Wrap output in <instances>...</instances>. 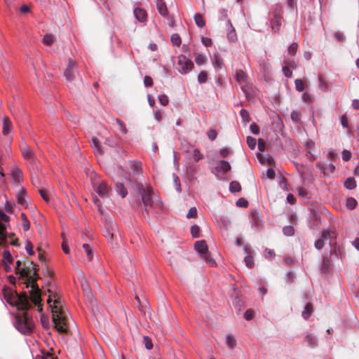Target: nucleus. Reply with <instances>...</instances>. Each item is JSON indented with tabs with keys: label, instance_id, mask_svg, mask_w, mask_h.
<instances>
[{
	"label": "nucleus",
	"instance_id": "8fccbe9b",
	"mask_svg": "<svg viewBox=\"0 0 359 359\" xmlns=\"http://www.w3.org/2000/svg\"><path fill=\"white\" fill-rule=\"evenodd\" d=\"M43 42L46 45L50 46L53 43V36L51 34H46L43 36Z\"/></svg>",
	"mask_w": 359,
	"mask_h": 359
},
{
	"label": "nucleus",
	"instance_id": "5701e85b",
	"mask_svg": "<svg viewBox=\"0 0 359 359\" xmlns=\"http://www.w3.org/2000/svg\"><path fill=\"white\" fill-rule=\"evenodd\" d=\"M306 341L309 346L315 348L318 346V339L312 334H309L306 337Z\"/></svg>",
	"mask_w": 359,
	"mask_h": 359
},
{
	"label": "nucleus",
	"instance_id": "5fc2aeb1",
	"mask_svg": "<svg viewBox=\"0 0 359 359\" xmlns=\"http://www.w3.org/2000/svg\"><path fill=\"white\" fill-rule=\"evenodd\" d=\"M197 216V209L195 207H192L189 209L188 213L187 214V217L188 219L194 218Z\"/></svg>",
	"mask_w": 359,
	"mask_h": 359
},
{
	"label": "nucleus",
	"instance_id": "79ce46f5",
	"mask_svg": "<svg viewBox=\"0 0 359 359\" xmlns=\"http://www.w3.org/2000/svg\"><path fill=\"white\" fill-rule=\"evenodd\" d=\"M208 74L205 71H201L198 75V81L200 83H204L207 81Z\"/></svg>",
	"mask_w": 359,
	"mask_h": 359
},
{
	"label": "nucleus",
	"instance_id": "6e6552de",
	"mask_svg": "<svg viewBox=\"0 0 359 359\" xmlns=\"http://www.w3.org/2000/svg\"><path fill=\"white\" fill-rule=\"evenodd\" d=\"M77 73V64L76 61L72 58L68 60V64L64 71V76L68 82H72L75 79Z\"/></svg>",
	"mask_w": 359,
	"mask_h": 359
},
{
	"label": "nucleus",
	"instance_id": "f8f14e48",
	"mask_svg": "<svg viewBox=\"0 0 359 359\" xmlns=\"http://www.w3.org/2000/svg\"><path fill=\"white\" fill-rule=\"evenodd\" d=\"M189 150L186 151L187 158L189 160L193 159L195 162L199 161L204 157L203 154L198 149L193 148L191 156L189 154Z\"/></svg>",
	"mask_w": 359,
	"mask_h": 359
},
{
	"label": "nucleus",
	"instance_id": "aec40b11",
	"mask_svg": "<svg viewBox=\"0 0 359 359\" xmlns=\"http://www.w3.org/2000/svg\"><path fill=\"white\" fill-rule=\"evenodd\" d=\"M26 191L24 189H21L17 194L18 203L22 206H27V201L25 200Z\"/></svg>",
	"mask_w": 359,
	"mask_h": 359
},
{
	"label": "nucleus",
	"instance_id": "c9c22d12",
	"mask_svg": "<svg viewBox=\"0 0 359 359\" xmlns=\"http://www.w3.org/2000/svg\"><path fill=\"white\" fill-rule=\"evenodd\" d=\"M196 172V168L194 165H191L190 163H188L186 165V174L190 177H193Z\"/></svg>",
	"mask_w": 359,
	"mask_h": 359
},
{
	"label": "nucleus",
	"instance_id": "cd10ccee",
	"mask_svg": "<svg viewBox=\"0 0 359 359\" xmlns=\"http://www.w3.org/2000/svg\"><path fill=\"white\" fill-rule=\"evenodd\" d=\"M317 167L323 172L324 175H326V170H329L330 172H333L335 167L332 163H330L327 168H325L321 163H318L316 164Z\"/></svg>",
	"mask_w": 359,
	"mask_h": 359
},
{
	"label": "nucleus",
	"instance_id": "e433bc0d",
	"mask_svg": "<svg viewBox=\"0 0 359 359\" xmlns=\"http://www.w3.org/2000/svg\"><path fill=\"white\" fill-rule=\"evenodd\" d=\"M294 85L297 91L302 92L305 88L304 83L300 79H297L294 81Z\"/></svg>",
	"mask_w": 359,
	"mask_h": 359
},
{
	"label": "nucleus",
	"instance_id": "4c0bfd02",
	"mask_svg": "<svg viewBox=\"0 0 359 359\" xmlns=\"http://www.w3.org/2000/svg\"><path fill=\"white\" fill-rule=\"evenodd\" d=\"M170 40L173 46H180L181 44V38L178 34H172Z\"/></svg>",
	"mask_w": 359,
	"mask_h": 359
},
{
	"label": "nucleus",
	"instance_id": "9d476101",
	"mask_svg": "<svg viewBox=\"0 0 359 359\" xmlns=\"http://www.w3.org/2000/svg\"><path fill=\"white\" fill-rule=\"evenodd\" d=\"M330 232L327 229L323 230L321 233V237L315 242V248L317 250L322 249L325 245V241L330 240Z\"/></svg>",
	"mask_w": 359,
	"mask_h": 359
},
{
	"label": "nucleus",
	"instance_id": "423d86ee",
	"mask_svg": "<svg viewBox=\"0 0 359 359\" xmlns=\"http://www.w3.org/2000/svg\"><path fill=\"white\" fill-rule=\"evenodd\" d=\"M194 248L208 264L211 265H214L215 264V260L210 256L207 243L204 240L196 241L194 244Z\"/></svg>",
	"mask_w": 359,
	"mask_h": 359
},
{
	"label": "nucleus",
	"instance_id": "4d7b16f0",
	"mask_svg": "<svg viewBox=\"0 0 359 359\" xmlns=\"http://www.w3.org/2000/svg\"><path fill=\"white\" fill-rule=\"evenodd\" d=\"M207 135H208V138L213 141L215 140L216 138H217V133L215 130L214 129H210L208 133H207Z\"/></svg>",
	"mask_w": 359,
	"mask_h": 359
},
{
	"label": "nucleus",
	"instance_id": "ea45409f",
	"mask_svg": "<svg viewBox=\"0 0 359 359\" xmlns=\"http://www.w3.org/2000/svg\"><path fill=\"white\" fill-rule=\"evenodd\" d=\"M357 205V201L355 198H348L347 200H346V207L350 209V210H353L355 208Z\"/></svg>",
	"mask_w": 359,
	"mask_h": 359
},
{
	"label": "nucleus",
	"instance_id": "b1692460",
	"mask_svg": "<svg viewBox=\"0 0 359 359\" xmlns=\"http://www.w3.org/2000/svg\"><path fill=\"white\" fill-rule=\"evenodd\" d=\"M313 312V305L311 303H307L304 307V311H302V317L304 319L309 318Z\"/></svg>",
	"mask_w": 359,
	"mask_h": 359
},
{
	"label": "nucleus",
	"instance_id": "f704fd0d",
	"mask_svg": "<svg viewBox=\"0 0 359 359\" xmlns=\"http://www.w3.org/2000/svg\"><path fill=\"white\" fill-rule=\"evenodd\" d=\"M12 175L16 181H19L22 177V172L19 168L15 167L12 170Z\"/></svg>",
	"mask_w": 359,
	"mask_h": 359
},
{
	"label": "nucleus",
	"instance_id": "603ef678",
	"mask_svg": "<svg viewBox=\"0 0 359 359\" xmlns=\"http://www.w3.org/2000/svg\"><path fill=\"white\" fill-rule=\"evenodd\" d=\"M25 250H26L27 254L29 255H33L34 253V250H33V245L31 243V241H29V240H27L26 241Z\"/></svg>",
	"mask_w": 359,
	"mask_h": 359
},
{
	"label": "nucleus",
	"instance_id": "412c9836",
	"mask_svg": "<svg viewBox=\"0 0 359 359\" xmlns=\"http://www.w3.org/2000/svg\"><path fill=\"white\" fill-rule=\"evenodd\" d=\"M247 74L241 69H237L236 72V79L240 83H247Z\"/></svg>",
	"mask_w": 359,
	"mask_h": 359
},
{
	"label": "nucleus",
	"instance_id": "0e129e2a",
	"mask_svg": "<svg viewBox=\"0 0 359 359\" xmlns=\"http://www.w3.org/2000/svg\"><path fill=\"white\" fill-rule=\"evenodd\" d=\"M282 70L286 77L291 78L292 76V72L287 66H283Z\"/></svg>",
	"mask_w": 359,
	"mask_h": 359
},
{
	"label": "nucleus",
	"instance_id": "680f3d73",
	"mask_svg": "<svg viewBox=\"0 0 359 359\" xmlns=\"http://www.w3.org/2000/svg\"><path fill=\"white\" fill-rule=\"evenodd\" d=\"M173 177H174V182L175 184V189L177 192L180 193L182 191V189H181V184H180V179L175 174L173 175Z\"/></svg>",
	"mask_w": 359,
	"mask_h": 359
},
{
	"label": "nucleus",
	"instance_id": "6e6d98bb",
	"mask_svg": "<svg viewBox=\"0 0 359 359\" xmlns=\"http://www.w3.org/2000/svg\"><path fill=\"white\" fill-rule=\"evenodd\" d=\"M144 343L147 349L150 350L153 348V344L151 339L149 337L144 336Z\"/></svg>",
	"mask_w": 359,
	"mask_h": 359
},
{
	"label": "nucleus",
	"instance_id": "393cba45",
	"mask_svg": "<svg viewBox=\"0 0 359 359\" xmlns=\"http://www.w3.org/2000/svg\"><path fill=\"white\" fill-rule=\"evenodd\" d=\"M116 192L122 197L124 198L128 194V191L125 188L124 185L122 183L117 182L116 184Z\"/></svg>",
	"mask_w": 359,
	"mask_h": 359
},
{
	"label": "nucleus",
	"instance_id": "c03bdc74",
	"mask_svg": "<svg viewBox=\"0 0 359 359\" xmlns=\"http://www.w3.org/2000/svg\"><path fill=\"white\" fill-rule=\"evenodd\" d=\"M6 238L5 226L0 222V245H1Z\"/></svg>",
	"mask_w": 359,
	"mask_h": 359
},
{
	"label": "nucleus",
	"instance_id": "3c124183",
	"mask_svg": "<svg viewBox=\"0 0 359 359\" xmlns=\"http://www.w3.org/2000/svg\"><path fill=\"white\" fill-rule=\"evenodd\" d=\"M158 99L159 102L163 106H166L168 104V102H169L168 97L165 94L159 95L158 97Z\"/></svg>",
	"mask_w": 359,
	"mask_h": 359
},
{
	"label": "nucleus",
	"instance_id": "bf43d9fd",
	"mask_svg": "<svg viewBox=\"0 0 359 359\" xmlns=\"http://www.w3.org/2000/svg\"><path fill=\"white\" fill-rule=\"evenodd\" d=\"M240 115L243 121H249L250 116L247 110L242 109L240 111Z\"/></svg>",
	"mask_w": 359,
	"mask_h": 359
},
{
	"label": "nucleus",
	"instance_id": "72a5a7b5",
	"mask_svg": "<svg viewBox=\"0 0 359 359\" xmlns=\"http://www.w3.org/2000/svg\"><path fill=\"white\" fill-rule=\"evenodd\" d=\"M2 261L4 264L12 263L13 258H12L11 252L8 250H4Z\"/></svg>",
	"mask_w": 359,
	"mask_h": 359
},
{
	"label": "nucleus",
	"instance_id": "37998d69",
	"mask_svg": "<svg viewBox=\"0 0 359 359\" xmlns=\"http://www.w3.org/2000/svg\"><path fill=\"white\" fill-rule=\"evenodd\" d=\"M92 144H93V147L96 149V151L99 154H102V148L100 144V142L97 138L93 137L92 139Z\"/></svg>",
	"mask_w": 359,
	"mask_h": 359
},
{
	"label": "nucleus",
	"instance_id": "39448f33",
	"mask_svg": "<svg viewBox=\"0 0 359 359\" xmlns=\"http://www.w3.org/2000/svg\"><path fill=\"white\" fill-rule=\"evenodd\" d=\"M14 325L22 334H29L32 330L34 323L32 319L25 312L15 316Z\"/></svg>",
	"mask_w": 359,
	"mask_h": 359
},
{
	"label": "nucleus",
	"instance_id": "dca6fc26",
	"mask_svg": "<svg viewBox=\"0 0 359 359\" xmlns=\"http://www.w3.org/2000/svg\"><path fill=\"white\" fill-rule=\"evenodd\" d=\"M156 7L158 13L163 17L168 14L167 6L163 0H156Z\"/></svg>",
	"mask_w": 359,
	"mask_h": 359
},
{
	"label": "nucleus",
	"instance_id": "052dcab7",
	"mask_svg": "<svg viewBox=\"0 0 359 359\" xmlns=\"http://www.w3.org/2000/svg\"><path fill=\"white\" fill-rule=\"evenodd\" d=\"M318 81L320 83V88L322 90L325 91L327 88V82L323 79L321 76H318Z\"/></svg>",
	"mask_w": 359,
	"mask_h": 359
},
{
	"label": "nucleus",
	"instance_id": "338daca9",
	"mask_svg": "<svg viewBox=\"0 0 359 359\" xmlns=\"http://www.w3.org/2000/svg\"><path fill=\"white\" fill-rule=\"evenodd\" d=\"M236 205L239 207L245 208L248 206V202L245 198H241L236 201Z\"/></svg>",
	"mask_w": 359,
	"mask_h": 359
},
{
	"label": "nucleus",
	"instance_id": "864d4df0",
	"mask_svg": "<svg viewBox=\"0 0 359 359\" xmlns=\"http://www.w3.org/2000/svg\"><path fill=\"white\" fill-rule=\"evenodd\" d=\"M227 38L229 41L235 42L237 40V35L235 29H232L231 32L227 33Z\"/></svg>",
	"mask_w": 359,
	"mask_h": 359
},
{
	"label": "nucleus",
	"instance_id": "a878e982",
	"mask_svg": "<svg viewBox=\"0 0 359 359\" xmlns=\"http://www.w3.org/2000/svg\"><path fill=\"white\" fill-rule=\"evenodd\" d=\"M11 130V123L8 118H4L3 122L2 133L4 135H7Z\"/></svg>",
	"mask_w": 359,
	"mask_h": 359
},
{
	"label": "nucleus",
	"instance_id": "09e8293b",
	"mask_svg": "<svg viewBox=\"0 0 359 359\" xmlns=\"http://www.w3.org/2000/svg\"><path fill=\"white\" fill-rule=\"evenodd\" d=\"M200 227L198 225H193L191 227V233L194 238L199 237Z\"/></svg>",
	"mask_w": 359,
	"mask_h": 359
},
{
	"label": "nucleus",
	"instance_id": "1a4fd4ad",
	"mask_svg": "<svg viewBox=\"0 0 359 359\" xmlns=\"http://www.w3.org/2000/svg\"><path fill=\"white\" fill-rule=\"evenodd\" d=\"M177 65L179 66L178 70L181 74H187L194 67L193 62L183 55H180L178 57Z\"/></svg>",
	"mask_w": 359,
	"mask_h": 359
},
{
	"label": "nucleus",
	"instance_id": "58836bf2",
	"mask_svg": "<svg viewBox=\"0 0 359 359\" xmlns=\"http://www.w3.org/2000/svg\"><path fill=\"white\" fill-rule=\"evenodd\" d=\"M83 248L88 255V258L90 261L93 259V254L92 252V248L89 244L85 243L83 245Z\"/></svg>",
	"mask_w": 359,
	"mask_h": 359
},
{
	"label": "nucleus",
	"instance_id": "c756f323",
	"mask_svg": "<svg viewBox=\"0 0 359 359\" xmlns=\"http://www.w3.org/2000/svg\"><path fill=\"white\" fill-rule=\"evenodd\" d=\"M195 62L198 65H203L206 60L207 57L205 55L196 53H195Z\"/></svg>",
	"mask_w": 359,
	"mask_h": 359
},
{
	"label": "nucleus",
	"instance_id": "f3484780",
	"mask_svg": "<svg viewBox=\"0 0 359 359\" xmlns=\"http://www.w3.org/2000/svg\"><path fill=\"white\" fill-rule=\"evenodd\" d=\"M134 15L140 22H144L147 20V13L144 10L136 8L134 9Z\"/></svg>",
	"mask_w": 359,
	"mask_h": 359
},
{
	"label": "nucleus",
	"instance_id": "9b49d317",
	"mask_svg": "<svg viewBox=\"0 0 359 359\" xmlns=\"http://www.w3.org/2000/svg\"><path fill=\"white\" fill-rule=\"evenodd\" d=\"M24 158L29 163H34L35 156L32 149L26 144L21 148Z\"/></svg>",
	"mask_w": 359,
	"mask_h": 359
},
{
	"label": "nucleus",
	"instance_id": "ddd939ff",
	"mask_svg": "<svg viewBox=\"0 0 359 359\" xmlns=\"http://www.w3.org/2000/svg\"><path fill=\"white\" fill-rule=\"evenodd\" d=\"M212 63L215 69H221L224 66L222 58L218 53H214L212 58Z\"/></svg>",
	"mask_w": 359,
	"mask_h": 359
},
{
	"label": "nucleus",
	"instance_id": "6ab92c4d",
	"mask_svg": "<svg viewBox=\"0 0 359 359\" xmlns=\"http://www.w3.org/2000/svg\"><path fill=\"white\" fill-rule=\"evenodd\" d=\"M130 168L135 175H139L142 173V164L139 161H133L130 164Z\"/></svg>",
	"mask_w": 359,
	"mask_h": 359
},
{
	"label": "nucleus",
	"instance_id": "7c9ffc66",
	"mask_svg": "<svg viewBox=\"0 0 359 359\" xmlns=\"http://www.w3.org/2000/svg\"><path fill=\"white\" fill-rule=\"evenodd\" d=\"M241 189L240 183L237 181H233L229 184V191L232 193L239 192Z\"/></svg>",
	"mask_w": 359,
	"mask_h": 359
},
{
	"label": "nucleus",
	"instance_id": "2f4dec72",
	"mask_svg": "<svg viewBox=\"0 0 359 359\" xmlns=\"http://www.w3.org/2000/svg\"><path fill=\"white\" fill-rule=\"evenodd\" d=\"M194 20L196 25L201 28L203 27L205 25V20L201 14L196 13L194 15Z\"/></svg>",
	"mask_w": 359,
	"mask_h": 359
},
{
	"label": "nucleus",
	"instance_id": "20e7f679",
	"mask_svg": "<svg viewBox=\"0 0 359 359\" xmlns=\"http://www.w3.org/2000/svg\"><path fill=\"white\" fill-rule=\"evenodd\" d=\"M4 297L8 304L16 306L18 310L25 311L31 305L28 297L25 293H18L11 290L4 292Z\"/></svg>",
	"mask_w": 359,
	"mask_h": 359
},
{
	"label": "nucleus",
	"instance_id": "4be33fe9",
	"mask_svg": "<svg viewBox=\"0 0 359 359\" xmlns=\"http://www.w3.org/2000/svg\"><path fill=\"white\" fill-rule=\"evenodd\" d=\"M283 7L280 4H276L273 7L272 17L271 18H283Z\"/></svg>",
	"mask_w": 359,
	"mask_h": 359
},
{
	"label": "nucleus",
	"instance_id": "7ed1b4c3",
	"mask_svg": "<svg viewBox=\"0 0 359 359\" xmlns=\"http://www.w3.org/2000/svg\"><path fill=\"white\" fill-rule=\"evenodd\" d=\"M140 194L142 197L144 210L147 214L155 211L156 210H161L163 208V203L159 198L154 195L151 191L144 187L142 185L139 187Z\"/></svg>",
	"mask_w": 359,
	"mask_h": 359
},
{
	"label": "nucleus",
	"instance_id": "473e14b6",
	"mask_svg": "<svg viewBox=\"0 0 359 359\" xmlns=\"http://www.w3.org/2000/svg\"><path fill=\"white\" fill-rule=\"evenodd\" d=\"M20 217L22 221V228L24 231H28L30 228V223L28 218L27 217L26 215L24 212L21 213Z\"/></svg>",
	"mask_w": 359,
	"mask_h": 359
},
{
	"label": "nucleus",
	"instance_id": "bb28decb",
	"mask_svg": "<svg viewBox=\"0 0 359 359\" xmlns=\"http://www.w3.org/2000/svg\"><path fill=\"white\" fill-rule=\"evenodd\" d=\"M226 344L229 348L233 349L236 346V340L232 334H227L226 337Z\"/></svg>",
	"mask_w": 359,
	"mask_h": 359
},
{
	"label": "nucleus",
	"instance_id": "49530a36",
	"mask_svg": "<svg viewBox=\"0 0 359 359\" xmlns=\"http://www.w3.org/2000/svg\"><path fill=\"white\" fill-rule=\"evenodd\" d=\"M115 122L119 126L120 130L124 133L126 134L128 133V130L123 121H121L119 118H114V119Z\"/></svg>",
	"mask_w": 359,
	"mask_h": 359
},
{
	"label": "nucleus",
	"instance_id": "de8ad7c7",
	"mask_svg": "<svg viewBox=\"0 0 359 359\" xmlns=\"http://www.w3.org/2000/svg\"><path fill=\"white\" fill-rule=\"evenodd\" d=\"M298 43L297 42L292 43L288 48V53L292 55H294L297 51Z\"/></svg>",
	"mask_w": 359,
	"mask_h": 359
},
{
	"label": "nucleus",
	"instance_id": "4468645a",
	"mask_svg": "<svg viewBox=\"0 0 359 359\" xmlns=\"http://www.w3.org/2000/svg\"><path fill=\"white\" fill-rule=\"evenodd\" d=\"M231 169V165L229 162L226 161H220L217 163V166L215 167V170L217 172L222 171L225 173Z\"/></svg>",
	"mask_w": 359,
	"mask_h": 359
},
{
	"label": "nucleus",
	"instance_id": "a18cd8bd",
	"mask_svg": "<svg viewBox=\"0 0 359 359\" xmlns=\"http://www.w3.org/2000/svg\"><path fill=\"white\" fill-rule=\"evenodd\" d=\"M247 144L251 149H254L257 144V140L255 138L248 136L247 137Z\"/></svg>",
	"mask_w": 359,
	"mask_h": 359
},
{
	"label": "nucleus",
	"instance_id": "69168bd1",
	"mask_svg": "<svg viewBox=\"0 0 359 359\" xmlns=\"http://www.w3.org/2000/svg\"><path fill=\"white\" fill-rule=\"evenodd\" d=\"M144 84L146 87H151L153 85V80L151 76H145L144 78Z\"/></svg>",
	"mask_w": 359,
	"mask_h": 359
},
{
	"label": "nucleus",
	"instance_id": "a211bd4d",
	"mask_svg": "<svg viewBox=\"0 0 359 359\" xmlns=\"http://www.w3.org/2000/svg\"><path fill=\"white\" fill-rule=\"evenodd\" d=\"M283 18H271L270 20V25L271 29L273 32H278L281 27V20Z\"/></svg>",
	"mask_w": 359,
	"mask_h": 359
},
{
	"label": "nucleus",
	"instance_id": "0eeeda50",
	"mask_svg": "<svg viewBox=\"0 0 359 359\" xmlns=\"http://www.w3.org/2000/svg\"><path fill=\"white\" fill-rule=\"evenodd\" d=\"M93 187L95 192L102 198H108L110 196V188L107 183L103 181L93 182Z\"/></svg>",
	"mask_w": 359,
	"mask_h": 359
},
{
	"label": "nucleus",
	"instance_id": "e2e57ef3",
	"mask_svg": "<svg viewBox=\"0 0 359 359\" xmlns=\"http://www.w3.org/2000/svg\"><path fill=\"white\" fill-rule=\"evenodd\" d=\"M341 154H342V159L345 161H349L351 158V153L348 150L344 149L342 151Z\"/></svg>",
	"mask_w": 359,
	"mask_h": 359
},
{
	"label": "nucleus",
	"instance_id": "a19ab883",
	"mask_svg": "<svg viewBox=\"0 0 359 359\" xmlns=\"http://www.w3.org/2000/svg\"><path fill=\"white\" fill-rule=\"evenodd\" d=\"M283 233L287 236H291L294 234V230L292 226H286L283 228Z\"/></svg>",
	"mask_w": 359,
	"mask_h": 359
},
{
	"label": "nucleus",
	"instance_id": "2eb2a0df",
	"mask_svg": "<svg viewBox=\"0 0 359 359\" xmlns=\"http://www.w3.org/2000/svg\"><path fill=\"white\" fill-rule=\"evenodd\" d=\"M2 224L5 226V231H6V225L4 224ZM6 238L4 240V243L1 245L9 243L11 245H12L13 246H19L20 245L18 240L17 238H14L13 233H11L10 235H8L7 232H6Z\"/></svg>",
	"mask_w": 359,
	"mask_h": 359
},
{
	"label": "nucleus",
	"instance_id": "f257e3e1",
	"mask_svg": "<svg viewBox=\"0 0 359 359\" xmlns=\"http://www.w3.org/2000/svg\"><path fill=\"white\" fill-rule=\"evenodd\" d=\"M21 264L22 263L20 260L16 262L15 273L20 274L22 278H27V287H31L29 290L30 299L34 304L38 305L41 302V292L36 283V269L34 266L33 262H30L29 265L22 268H21Z\"/></svg>",
	"mask_w": 359,
	"mask_h": 359
},
{
	"label": "nucleus",
	"instance_id": "c85d7f7f",
	"mask_svg": "<svg viewBox=\"0 0 359 359\" xmlns=\"http://www.w3.org/2000/svg\"><path fill=\"white\" fill-rule=\"evenodd\" d=\"M344 187L347 189H353L356 187V182L353 177H348L344 182Z\"/></svg>",
	"mask_w": 359,
	"mask_h": 359
},
{
	"label": "nucleus",
	"instance_id": "13d9d810",
	"mask_svg": "<svg viewBox=\"0 0 359 359\" xmlns=\"http://www.w3.org/2000/svg\"><path fill=\"white\" fill-rule=\"evenodd\" d=\"M14 204L6 201L4 204V209L7 212L12 213L13 210Z\"/></svg>",
	"mask_w": 359,
	"mask_h": 359
},
{
	"label": "nucleus",
	"instance_id": "774afa93",
	"mask_svg": "<svg viewBox=\"0 0 359 359\" xmlns=\"http://www.w3.org/2000/svg\"><path fill=\"white\" fill-rule=\"evenodd\" d=\"M250 129L251 133L255 135H258L259 133V126L254 123L250 126Z\"/></svg>",
	"mask_w": 359,
	"mask_h": 359
},
{
	"label": "nucleus",
	"instance_id": "f03ea898",
	"mask_svg": "<svg viewBox=\"0 0 359 359\" xmlns=\"http://www.w3.org/2000/svg\"><path fill=\"white\" fill-rule=\"evenodd\" d=\"M47 303L52 313L55 329L60 333L68 332V314L62 306L60 298L55 294L49 295Z\"/></svg>",
	"mask_w": 359,
	"mask_h": 359
}]
</instances>
